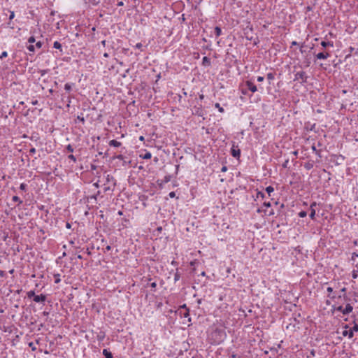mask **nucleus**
Wrapping results in <instances>:
<instances>
[{
	"label": "nucleus",
	"mask_w": 358,
	"mask_h": 358,
	"mask_svg": "<svg viewBox=\"0 0 358 358\" xmlns=\"http://www.w3.org/2000/svg\"><path fill=\"white\" fill-rule=\"evenodd\" d=\"M140 157L143 159H149L152 157V155L150 152L146 151L145 154L140 155Z\"/></svg>",
	"instance_id": "17"
},
{
	"label": "nucleus",
	"mask_w": 358,
	"mask_h": 358,
	"mask_svg": "<svg viewBox=\"0 0 358 358\" xmlns=\"http://www.w3.org/2000/svg\"><path fill=\"white\" fill-rule=\"evenodd\" d=\"M20 189L22 190V191H27V185L25 184V183H21L20 184Z\"/></svg>",
	"instance_id": "40"
},
{
	"label": "nucleus",
	"mask_w": 358,
	"mask_h": 358,
	"mask_svg": "<svg viewBox=\"0 0 358 358\" xmlns=\"http://www.w3.org/2000/svg\"><path fill=\"white\" fill-rule=\"evenodd\" d=\"M73 83H66L64 85V90L66 92H70L72 89V86L73 85Z\"/></svg>",
	"instance_id": "23"
},
{
	"label": "nucleus",
	"mask_w": 358,
	"mask_h": 358,
	"mask_svg": "<svg viewBox=\"0 0 358 358\" xmlns=\"http://www.w3.org/2000/svg\"><path fill=\"white\" fill-rule=\"evenodd\" d=\"M68 158L70 159L71 160L73 161L74 162H76V158L73 155H69Z\"/></svg>",
	"instance_id": "52"
},
{
	"label": "nucleus",
	"mask_w": 358,
	"mask_h": 358,
	"mask_svg": "<svg viewBox=\"0 0 358 358\" xmlns=\"http://www.w3.org/2000/svg\"><path fill=\"white\" fill-rule=\"evenodd\" d=\"M231 358H239V356L236 354H234L233 353L231 355Z\"/></svg>",
	"instance_id": "64"
},
{
	"label": "nucleus",
	"mask_w": 358,
	"mask_h": 358,
	"mask_svg": "<svg viewBox=\"0 0 358 358\" xmlns=\"http://www.w3.org/2000/svg\"><path fill=\"white\" fill-rule=\"evenodd\" d=\"M358 275H357V271L354 270L352 271V277L353 279H356L357 278Z\"/></svg>",
	"instance_id": "47"
},
{
	"label": "nucleus",
	"mask_w": 358,
	"mask_h": 358,
	"mask_svg": "<svg viewBox=\"0 0 358 358\" xmlns=\"http://www.w3.org/2000/svg\"><path fill=\"white\" fill-rule=\"evenodd\" d=\"M312 150L317 155L320 156V150H317L315 145H313L311 147Z\"/></svg>",
	"instance_id": "45"
},
{
	"label": "nucleus",
	"mask_w": 358,
	"mask_h": 358,
	"mask_svg": "<svg viewBox=\"0 0 358 358\" xmlns=\"http://www.w3.org/2000/svg\"><path fill=\"white\" fill-rule=\"evenodd\" d=\"M12 200L14 202H18V204H21L22 203V201L17 196H13V198H12Z\"/></svg>",
	"instance_id": "32"
},
{
	"label": "nucleus",
	"mask_w": 358,
	"mask_h": 358,
	"mask_svg": "<svg viewBox=\"0 0 358 358\" xmlns=\"http://www.w3.org/2000/svg\"><path fill=\"white\" fill-rule=\"evenodd\" d=\"M29 346L30 348H31V350H36V347H35V345H34V343H30L29 344Z\"/></svg>",
	"instance_id": "63"
},
{
	"label": "nucleus",
	"mask_w": 358,
	"mask_h": 358,
	"mask_svg": "<svg viewBox=\"0 0 358 358\" xmlns=\"http://www.w3.org/2000/svg\"><path fill=\"white\" fill-rule=\"evenodd\" d=\"M245 85L247 87V90L251 91L252 93H255L257 91V86L252 80L245 81Z\"/></svg>",
	"instance_id": "6"
},
{
	"label": "nucleus",
	"mask_w": 358,
	"mask_h": 358,
	"mask_svg": "<svg viewBox=\"0 0 358 358\" xmlns=\"http://www.w3.org/2000/svg\"><path fill=\"white\" fill-rule=\"evenodd\" d=\"M99 181H97L96 182H94V183L93 184V186H94V187H96V188H99V187H100V185H99Z\"/></svg>",
	"instance_id": "62"
},
{
	"label": "nucleus",
	"mask_w": 358,
	"mask_h": 358,
	"mask_svg": "<svg viewBox=\"0 0 358 358\" xmlns=\"http://www.w3.org/2000/svg\"><path fill=\"white\" fill-rule=\"evenodd\" d=\"M180 278V274L178 272V269L176 270V272L174 274V282H176L178 281Z\"/></svg>",
	"instance_id": "29"
},
{
	"label": "nucleus",
	"mask_w": 358,
	"mask_h": 358,
	"mask_svg": "<svg viewBox=\"0 0 358 358\" xmlns=\"http://www.w3.org/2000/svg\"><path fill=\"white\" fill-rule=\"evenodd\" d=\"M113 159H117L122 161V166H126L127 164L130 163L131 161L127 160V157L123 156L122 155H118L113 157Z\"/></svg>",
	"instance_id": "9"
},
{
	"label": "nucleus",
	"mask_w": 358,
	"mask_h": 358,
	"mask_svg": "<svg viewBox=\"0 0 358 358\" xmlns=\"http://www.w3.org/2000/svg\"><path fill=\"white\" fill-rule=\"evenodd\" d=\"M264 78L263 76H258L257 79V80L258 82H262V81H264Z\"/></svg>",
	"instance_id": "61"
},
{
	"label": "nucleus",
	"mask_w": 358,
	"mask_h": 358,
	"mask_svg": "<svg viewBox=\"0 0 358 358\" xmlns=\"http://www.w3.org/2000/svg\"><path fill=\"white\" fill-rule=\"evenodd\" d=\"M66 150L69 152H73L74 149L73 148V146L70 144H69L66 147Z\"/></svg>",
	"instance_id": "43"
},
{
	"label": "nucleus",
	"mask_w": 358,
	"mask_h": 358,
	"mask_svg": "<svg viewBox=\"0 0 358 358\" xmlns=\"http://www.w3.org/2000/svg\"><path fill=\"white\" fill-rule=\"evenodd\" d=\"M315 127V124H310V123H308V124H306L305 128L307 131H312L314 129Z\"/></svg>",
	"instance_id": "25"
},
{
	"label": "nucleus",
	"mask_w": 358,
	"mask_h": 358,
	"mask_svg": "<svg viewBox=\"0 0 358 358\" xmlns=\"http://www.w3.org/2000/svg\"><path fill=\"white\" fill-rule=\"evenodd\" d=\"M8 56V52L6 51L2 52L1 55H0V59H3L4 57H6Z\"/></svg>",
	"instance_id": "50"
},
{
	"label": "nucleus",
	"mask_w": 358,
	"mask_h": 358,
	"mask_svg": "<svg viewBox=\"0 0 358 358\" xmlns=\"http://www.w3.org/2000/svg\"><path fill=\"white\" fill-rule=\"evenodd\" d=\"M263 206L266 207V208H269V207H271V203L269 201L268 202H264L263 203Z\"/></svg>",
	"instance_id": "59"
},
{
	"label": "nucleus",
	"mask_w": 358,
	"mask_h": 358,
	"mask_svg": "<svg viewBox=\"0 0 358 358\" xmlns=\"http://www.w3.org/2000/svg\"><path fill=\"white\" fill-rule=\"evenodd\" d=\"M109 145L115 147V148H118L122 145V143L113 139V140H111L109 141Z\"/></svg>",
	"instance_id": "14"
},
{
	"label": "nucleus",
	"mask_w": 358,
	"mask_h": 358,
	"mask_svg": "<svg viewBox=\"0 0 358 358\" xmlns=\"http://www.w3.org/2000/svg\"><path fill=\"white\" fill-rule=\"evenodd\" d=\"M334 311H338L343 313V311L344 310V308L342 306H339L338 307H335L334 306H332Z\"/></svg>",
	"instance_id": "26"
},
{
	"label": "nucleus",
	"mask_w": 358,
	"mask_h": 358,
	"mask_svg": "<svg viewBox=\"0 0 358 358\" xmlns=\"http://www.w3.org/2000/svg\"><path fill=\"white\" fill-rule=\"evenodd\" d=\"M8 11L10 13V15H9V22L8 23V25L9 27H10L11 29H13L14 28V24L12 22V20L14 19L15 17V13L14 11H12V10H8Z\"/></svg>",
	"instance_id": "12"
},
{
	"label": "nucleus",
	"mask_w": 358,
	"mask_h": 358,
	"mask_svg": "<svg viewBox=\"0 0 358 358\" xmlns=\"http://www.w3.org/2000/svg\"><path fill=\"white\" fill-rule=\"evenodd\" d=\"M310 213L309 214V217L311 220H315V209H310Z\"/></svg>",
	"instance_id": "34"
},
{
	"label": "nucleus",
	"mask_w": 358,
	"mask_h": 358,
	"mask_svg": "<svg viewBox=\"0 0 358 358\" xmlns=\"http://www.w3.org/2000/svg\"><path fill=\"white\" fill-rule=\"evenodd\" d=\"M171 179V176L170 175H166L164 176V179L162 180V182L167 183L169 182Z\"/></svg>",
	"instance_id": "33"
},
{
	"label": "nucleus",
	"mask_w": 358,
	"mask_h": 358,
	"mask_svg": "<svg viewBox=\"0 0 358 358\" xmlns=\"http://www.w3.org/2000/svg\"><path fill=\"white\" fill-rule=\"evenodd\" d=\"M320 45H321V46L322 47V48L324 50H327V48H329V47H331V48L334 47V42L333 41H322L320 43Z\"/></svg>",
	"instance_id": "10"
},
{
	"label": "nucleus",
	"mask_w": 358,
	"mask_h": 358,
	"mask_svg": "<svg viewBox=\"0 0 358 358\" xmlns=\"http://www.w3.org/2000/svg\"><path fill=\"white\" fill-rule=\"evenodd\" d=\"M231 155L235 158H239L241 155V150L238 148V145H235L234 144L232 145L231 148Z\"/></svg>",
	"instance_id": "7"
},
{
	"label": "nucleus",
	"mask_w": 358,
	"mask_h": 358,
	"mask_svg": "<svg viewBox=\"0 0 358 358\" xmlns=\"http://www.w3.org/2000/svg\"><path fill=\"white\" fill-rule=\"evenodd\" d=\"M100 191H97L95 194L88 196L87 199L94 200L96 201L97 200V196L100 194Z\"/></svg>",
	"instance_id": "21"
},
{
	"label": "nucleus",
	"mask_w": 358,
	"mask_h": 358,
	"mask_svg": "<svg viewBox=\"0 0 358 358\" xmlns=\"http://www.w3.org/2000/svg\"><path fill=\"white\" fill-rule=\"evenodd\" d=\"M181 317H188V321L190 322L191 321V318L189 317V308H186V310H185L184 312L182 311V315H180Z\"/></svg>",
	"instance_id": "18"
},
{
	"label": "nucleus",
	"mask_w": 358,
	"mask_h": 358,
	"mask_svg": "<svg viewBox=\"0 0 358 358\" xmlns=\"http://www.w3.org/2000/svg\"><path fill=\"white\" fill-rule=\"evenodd\" d=\"M266 78L268 80H273L275 78V73H268L266 75Z\"/></svg>",
	"instance_id": "31"
},
{
	"label": "nucleus",
	"mask_w": 358,
	"mask_h": 358,
	"mask_svg": "<svg viewBox=\"0 0 358 358\" xmlns=\"http://www.w3.org/2000/svg\"><path fill=\"white\" fill-rule=\"evenodd\" d=\"M35 41H36V40H35L34 36H31V37H29V39H28V42H29V43H31H31H34Z\"/></svg>",
	"instance_id": "51"
},
{
	"label": "nucleus",
	"mask_w": 358,
	"mask_h": 358,
	"mask_svg": "<svg viewBox=\"0 0 358 358\" xmlns=\"http://www.w3.org/2000/svg\"><path fill=\"white\" fill-rule=\"evenodd\" d=\"M215 107L218 109L219 112H220V113L224 112V108L220 106V104L219 103H216L215 104Z\"/></svg>",
	"instance_id": "36"
},
{
	"label": "nucleus",
	"mask_w": 358,
	"mask_h": 358,
	"mask_svg": "<svg viewBox=\"0 0 358 358\" xmlns=\"http://www.w3.org/2000/svg\"><path fill=\"white\" fill-rule=\"evenodd\" d=\"M317 203L316 202H313L310 206V209H315V208L317 206Z\"/></svg>",
	"instance_id": "53"
},
{
	"label": "nucleus",
	"mask_w": 358,
	"mask_h": 358,
	"mask_svg": "<svg viewBox=\"0 0 358 358\" xmlns=\"http://www.w3.org/2000/svg\"><path fill=\"white\" fill-rule=\"evenodd\" d=\"M55 283L58 284L61 282L60 274H54Z\"/></svg>",
	"instance_id": "27"
},
{
	"label": "nucleus",
	"mask_w": 358,
	"mask_h": 358,
	"mask_svg": "<svg viewBox=\"0 0 358 358\" xmlns=\"http://www.w3.org/2000/svg\"><path fill=\"white\" fill-rule=\"evenodd\" d=\"M195 114L199 115V116H203V110L201 108V106L200 107H195Z\"/></svg>",
	"instance_id": "19"
},
{
	"label": "nucleus",
	"mask_w": 358,
	"mask_h": 358,
	"mask_svg": "<svg viewBox=\"0 0 358 358\" xmlns=\"http://www.w3.org/2000/svg\"><path fill=\"white\" fill-rule=\"evenodd\" d=\"M46 295L41 294L40 295H36L33 301L36 303H44L45 301H46Z\"/></svg>",
	"instance_id": "8"
},
{
	"label": "nucleus",
	"mask_w": 358,
	"mask_h": 358,
	"mask_svg": "<svg viewBox=\"0 0 358 358\" xmlns=\"http://www.w3.org/2000/svg\"><path fill=\"white\" fill-rule=\"evenodd\" d=\"M27 50L30 52H34L35 51V46L32 44H30L27 47Z\"/></svg>",
	"instance_id": "41"
},
{
	"label": "nucleus",
	"mask_w": 358,
	"mask_h": 358,
	"mask_svg": "<svg viewBox=\"0 0 358 358\" xmlns=\"http://www.w3.org/2000/svg\"><path fill=\"white\" fill-rule=\"evenodd\" d=\"M289 164V159H286L284 163L282 164L283 168H287Z\"/></svg>",
	"instance_id": "54"
},
{
	"label": "nucleus",
	"mask_w": 358,
	"mask_h": 358,
	"mask_svg": "<svg viewBox=\"0 0 358 358\" xmlns=\"http://www.w3.org/2000/svg\"><path fill=\"white\" fill-rule=\"evenodd\" d=\"M313 10V6H308L305 8V13L306 14L309 12V11H311Z\"/></svg>",
	"instance_id": "49"
},
{
	"label": "nucleus",
	"mask_w": 358,
	"mask_h": 358,
	"mask_svg": "<svg viewBox=\"0 0 358 358\" xmlns=\"http://www.w3.org/2000/svg\"><path fill=\"white\" fill-rule=\"evenodd\" d=\"M150 287L152 289H155L157 287V283L155 282H151L150 284Z\"/></svg>",
	"instance_id": "56"
},
{
	"label": "nucleus",
	"mask_w": 358,
	"mask_h": 358,
	"mask_svg": "<svg viewBox=\"0 0 358 358\" xmlns=\"http://www.w3.org/2000/svg\"><path fill=\"white\" fill-rule=\"evenodd\" d=\"M313 164H310V163H307L304 165V167L307 169V170H310V169L313 168Z\"/></svg>",
	"instance_id": "46"
},
{
	"label": "nucleus",
	"mask_w": 358,
	"mask_h": 358,
	"mask_svg": "<svg viewBox=\"0 0 358 358\" xmlns=\"http://www.w3.org/2000/svg\"><path fill=\"white\" fill-rule=\"evenodd\" d=\"M310 64H311L310 57L308 55H306L304 57V61H303L304 67H306V68L309 67Z\"/></svg>",
	"instance_id": "15"
},
{
	"label": "nucleus",
	"mask_w": 358,
	"mask_h": 358,
	"mask_svg": "<svg viewBox=\"0 0 358 358\" xmlns=\"http://www.w3.org/2000/svg\"><path fill=\"white\" fill-rule=\"evenodd\" d=\"M42 45H43V42L38 41L34 46H35V48H37L39 49L42 47Z\"/></svg>",
	"instance_id": "48"
},
{
	"label": "nucleus",
	"mask_w": 358,
	"mask_h": 358,
	"mask_svg": "<svg viewBox=\"0 0 358 358\" xmlns=\"http://www.w3.org/2000/svg\"><path fill=\"white\" fill-rule=\"evenodd\" d=\"M306 215L307 213L304 210H301V212L299 213V216L301 218L306 217Z\"/></svg>",
	"instance_id": "44"
},
{
	"label": "nucleus",
	"mask_w": 358,
	"mask_h": 358,
	"mask_svg": "<svg viewBox=\"0 0 358 358\" xmlns=\"http://www.w3.org/2000/svg\"><path fill=\"white\" fill-rule=\"evenodd\" d=\"M48 69H40L38 73L41 75V76H44L48 72Z\"/></svg>",
	"instance_id": "38"
},
{
	"label": "nucleus",
	"mask_w": 358,
	"mask_h": 358,
	"mask_svg": "<svg viewBox=\"0 0 358 358\" xmlns=\"http://www.w3.org/2000/svg\"><path fill=\"white\" fill-rule=\"evenodd\" d=\"M53 48L59 50L62 52V44L59 41L54 42Z\"/></svg>",
	"instance_id": "20"
},
{
	"label": "nucleus",
	"mask_w": 358,
	"mask_h": 358,
	"mask_svg": "<svg viewBox=\"0 0 358 358\" xmlns=\"http://www.w3.org/2000/svg\"><path fill=\"white\" fill-rule=\"evenodd\" d=\"M27 297L29 299H33L36 296L35 292L34 290H30L27 293Z\"/></svg>",
	"instance_id": "24"
},
{
	"label": "nucleus",
	"mask_w": 358,
	"mask_h": 358,
	"mask_svg": "<svg viewBox=\"0 0 358 358\" xmlns=\"http://www.w3.org/2000/svg\"><path fill=\"white\" fill-rule=\"evenodd\" d=\"M186 308H188L186 306V304H183L182 306H180L179 309H178V312H179V314L180 315H182V311L184 310H186Z\"/></svg>",
	"instance_id": "35"
},
{
	"label": "nucleus",
	"mask_w": 358,
	"mask_h": 358,
	"mask_svg": "<svg viewBox=\"0 0 358 358\" xmlns=\"http://www.w3.org/2000/svg\"><path fill=\"white\" fill-rule=\"evenodd\" d=\"M143 45L141 43H136V45H135V48H137V49H141Z\"/></svg>",
	"instance_id": "57"
},
{
	"label": "nucleus",
	"mask_w": 358,
	"mask_h": 358,
	"mask_svg": "<svg viewBox=\"0 0 358 358\" xmlns=\"http://www.w3.org/2000/svg\"><path fill=\"white\" fill-rule=\"evenodd\" d=\"M314 55L315 62L317 59L324 60L328 59L331 56V53L328 50H324V51L320 52L317 54H314Z\"/></svg>",
	"instance_id": "5"
},
{
	"label": "nucleus",
	"mask_w": 358,
	"mask_h": 358,
	"mask_svg": "<svg viewBox=\"0 0 358 358\" xmlns=\"http://www.w3.org/2000/svg\"><path fill=\"white\" fill-rule=\"evenodd\" d=\"M96 337L99 341H102L105 338V334L103 332H100Z\"/></svg>",
	"instance_id": "28"
},
{
	"label": "nucleus",
	"mask_w": 358,
	"mask_h": 358,
	"mask_svg": "<svg viewBox=\"0 0 358 358\" xmlns=\"http://www.w3.org/2000/svg\"><path fill=\"white\" fill-rule=\"evenodd\" d=\"M308 76L305 71H299L294 74V80H300V83L303 85L307 83Z\"/></svg>",
	"instance_id": "4"
},
{
	"label": "nucleus",
	"mask_w": 358,
	"mask_h": 358,
	"mask_svg": "<svg viewBox=\"0 0 358 358\" xmlns=\"http://www.w3.org/2000/svg\"><path fill=\"white\" fill-rule=\"evenodd\" d=\"M327 291L329 294H331V293H332V292H333V288H332V287H328L327 288ZM327 296H328V297H329V298H331V299H334V298L336 297L334 295V296H331L330 294H329Z\"/></svg>",
	"instance_id": "39"
},
{
	"label": "nucleus",
	"mask_w": 358,
	"mask_h": 358,
	"mask_svg": "<svg viewBox=\"0 0 358 358\" xmlns=\"http://www.w3.org/2000/svg\"><path fill=\"white\" fill-rule=\"evenodd\" d=\"M202 65L204 66H210L211 65L210 59L208 57H203L202 59Z\"/></svg>",
	"instance_id": "13"
},
{
	"label": "nucleus",
	"mask_w": 358,
	"mask_h": 358,
	"mask_svg": "<svg viewBox=\"0 0 358 358\" xmlns=\"http://www.w3.org/2000/svg\"><path fill=\"white\" fill-rule=\"evenodd\" d=\"M227 333L224 328L215 327L208 334V340L213 345H219L224 341Z\"/></svg>",
	"instance_id": "1"
},
{
	"label": "nucleus",
	"mask_w": 358,
	"mask_h": 358,
	"mask_svg": "<svg viewBox=\"0 0 358 358\" xmlns=\"http://www.w3.org/2000/svg\"><path fill=\"white\" fill-rule=\"evenodd\" d=\"M343 327L345 329V330L343 331L342 335L343 336H348L349 338H353L354 332L358 331V324H357L355 322H354V325L350 330H347V329L349 328L348 324H345Z\"/></svg>",
	"instance_id": "3"
},
{
	"label": "nucleus",
	"mask_w": 358,
	"mask_h": 358,
	"mask_svg": "<svg viewBox=\"0 0 358 358\" xmlns=\"http://www.w3.org/2000/svg\"><path fill=\"white\" fill-rule=\"evenodd\" d=\"M103 185H104V188H103L104 192L106 193L108 192H113V190L116 186V180L115 179V178L113 176L108 174L106 176V181H105Z\"/></svg>",
	"instance_id": "2"
},
{
	"label": "nucleus",
	"mask_w": 358,
	"mask_h": 358,
	"mask_svg": "<svg viewBox=\"0 0 358 358\" xmlns=\"http://www.w3.org/2000/svg\"><path fill=\"white\" fill-rule=\"evenodd\" d=\"M169 196L171 197V198H174L176 196V193L174 192H171L169 194Z\"/></svg>",
	"instance_id": "60"
},
{
	"label": "nucleus",
	"mask_w": 358,
	"mask_h": 358,
	"mask_svg": "<svg viewBox=\"0 0 358 358\" xmlns=\"http://www.w3.org/2000/svg\"><path fill=\"white\" fill-rule=\"evenodd\" d=\"M353 310V307L350 303H347L345 307L344 308V310L343 311V314L344 315L350 314Z\"/></svg>",
	"instance_id": "11"
},
{
	"label": "nucleus",
	"mask_w": 358,
	"mask_h": 358,
	"mask_svg": "<svg viewBox=\"0 0 358 358\" xmlns=\"http://www.w3.org/2000/svg\"><path fill=\"white\" fill-rule=\"evenodd\" d=\"M77 120H78L79 122H82L83 124L85 123V118L83 116V114H81V115H78L77 116Z\"/></svg>",
	"instance_id": "42"
},
{
	"label": "nucleus",
	"mask_w": 358,
	"mask_h": 358,
	"mask_svg": "<svg viewBox=\"0 0 358 358\" xmlns=\"http://www.w3.org/2000/svg\"><path fill=\"white\" fill-rule=\"evenodd\" d=\"M357 257H358V254L356 252H353L352 254V260H355Z\"/></svg>",
	"instance_id": "55"
},
{
	"label": "nucleus",
	"mask_w": 358,
	"mask_h": 358,
	"mask_svg": "<svg viewBox=\"0 0 358 358\" xmlns=\"http://www.w3.org/2000/svg\"><path fill=\"white\" fill-rule=\"evenodd\" d=\"M103 355L106 358H113V354L108 349L103 350Z\"/></svg>",
	"instance_id": "16"
},
{
	"label": "nucleus",
	"mask_w": 358,
	"mask_h": 358,
	"mask_svg": "<svg viewBox=\"0 0 358 358\" xmlns=\"http://www.w3.org/2000/svg\"><path fill=\"white\" fill-rule=\"evenodd\" d=\"M274 191V188L272 186H268L266 187V192L268 193L269 196Z\"/></svg>",
	"instance_id": "30"
},
{
	"label": "nucleus",
	"mask_w": 358,
	"mask_h": 358,
	"mask_svg": "<svg viewBox=\"0 0 358 358\" xmlns=\"http://www.w3.org/2000/svg\"><path fill=\"white\" fill-rule=\"evenodd\" d=\"M36 153V149L34 148H32L29 150V155H34Z\"/></svg>",
	"instance_id": "58"
},
{
	"label": "nucleus",
	"mask_w": 358,
	"mask_h": 358,
	"mask_svg": "<svg viewBox=\"0 0 358 358\" xmlns=\"http://www.w3.org/2000/svg\"><path fill=\"white\" fill-rule=\"evenodd\" d=\"M215 34L217 37L220 36L222 34V29L220 27H215Z\"/></svg>",
	"instance_id": "22"
},
{
	"label": "nucleus",
	"mask_w": 358,
	"mask_h": 358,
	"mask_svg": "<svg viewBox=\"0 0 358 358\" xmlns=\"http://www.w3.org/2000/svg\"><path fill=\"white\" fill-rule=\"evenodd\" d=\"M256 197H257V199H259V198L264 199L265 197V194L262 192L257 191V194H256Z\"/></svg>",
	"instance_id": "37"
}]
</instances>
